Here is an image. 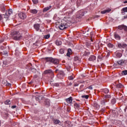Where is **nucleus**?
I'll return each mask as SVG.
<instances>
[{
	"label": "nucleus",
	"mask_w": 127,
	"mask_h": 127,
	"mask_svg": "<svg viewBox=\"0 0 127 127\" xmlns=\"http://www.w3.org/2000/svg\"><path fill=\"white\" fill-rule=\"evenodd\" d=\"M117 102V100L115 98H113L111 101V103L112 105H114V104H116V102Z\"/></svg>",
	"instance_id": "31"
},
{
	"label": "nucleus",
	"mask_w": 127,
	"mask_h": 127,
	"mask_svg": "<svg viewBox=\"0 0 127 127\" xmlns=\"http://www.w3.org/2000/svg\"><path fill=\"white\" fill-rule=\"evenodd\" d=\"M51 7H52L51 6H49V7H45L43 9V12H45L47 11V10H49V9H50V8H51Z\"/></svg>",
	"instance_id": "19"
},
{
	"label": "nucleus",
	"mask_w": 127,
	"mask_h": 127,
	"mask_svg": "<svg viewBox=\"0 0 127 127\" xmlns=\"http://www.w3.org/2000/svg\"><path fill=\"white\" fill-rule=\"evenodd\" d=\"M18 52V51H17V50H15V54L16 55H17V53Z\"/></svg>",
	"instance_id": "57"
},
{
	"label": "nucleus",
	"mask_w": 127,
	"mask_h": 127,
	"mask_svg": "<svg viewBox=\"0 0 127 127\" xmlns=\"http://www.w3.org/2000/svg\"><path fill=\"white\" fill-rule=\"evenodd\" d=\"M45 104L46 106H47L48 107H49L50 106V100L49 99H47L45 101Z\"/></svg>",
	"instance_id": "12"
},
{
	"label": "nucleus",
	"mask_w": 127,
	"mask_h": 127,
	"mask_svg": "<svg viewBox=\"0 0 127 127\" xmlns=\"http://www.w3.org/2000/svg\"><path fill=\"white\" fill-rule=\"evenodd\" d=\"M112 10V9L109 8V9H105L103 11H102L101 12V13L102 14H105V13H108V12H110V11H111Z\"/></svg>",
	"instance_id": "11"
},
{
	"label": "nucleus",
	"mask_w": 127,
	"mask_h": 127,
	"mask_svg": "<svg viewBox=\"0 0 127 127\" xmlns=\"http://www.w3.org/2000/svg\"><path fill=\"white\" fill-rule=\"evenodd\" d=\"M94 60H96V56H91L89 58V61H94Z\"/></svg>",
	"instance_id": "16"
},
{
	"label": "nucleus",
	"mask_w": 127,
	"mask_h": 127,
	"mask_svg": "<svg viewBox=\"0 0 127 127\" xmlns=\"http://www.w3.org/2000/svg\"><path fill=\"white\" fill-rule=\"evenodd\" d=\"M94 106L96 109H100V105H99L98 103H95Z\"/></svg>",
	"instance_id": "28"
},
{
	"label": "nucleus",
	"mask_w": 127,
	"mask_h": 127,
	"mask_svg": "<svg viewBox=\"0 0 127 127\" xmlns=\"http://www.w3.org/2000/svg\"><path fill=\"white\" fill-rule=\"evenodd\" d=\"M95 17H96V18L100 17V16H99V15H96V16H95Z\"/></svg>",
	"instance_id": "59"
},
{
	"label": "nucleus",
	"mask_w": 127,
	"mask_h": 127,
	"mask_svg": "<svg viewBox=\"0 0 127 127\" xmlns=\"http://www.w3.org/2000/svg\"><path fill=\"white\" fill-rule=\"evenodd\" d=\"M117 63L119 65H123V64L125 63V61L124 60H120L119 61H118Z\"/></svg>",
	"instance_id": "25"
},
{
	"label": "nucleus",
	"mask_w": 127,
	"mask_h": 127,
	"mask_svg": "<svg viewBox=\"0 0 127 127\" xmlns=\"http://www.w3.org/2000/svg\"><path fill=\"white\" fill-rule=\"evenodd\" d=\"M103 92H104V93H105V94H108L109 91V89H108V88H105L103 90Z\"/></svg>",
	"instance_id": "27"
},
{
	"label": "nucleus",
	"mask_w": 127,
	"mask_h": 127,
	"mask_svg": "<svg viewBox=\"0 0 127 127\" xmlns=\"http://www.w3.org/2000/svg\"><path fill=\"white\" fill-rule=\"evenodd\" d=\"M68 25H67V23H64L63 22L60 24L59 26V28L61 30H64V29H66L67 28Z\"/></svg>",
	"instance_id": "3"
},
{
	"label": "nucleus",
	"mask_w": 127,
	"mask_h": 127,
	"mask_svg": "<svg viewBox=\"0 0 127 127\" xmlns=\"http://www.w3.org/2000/svg\"><path fill=\"white\" fill-rule=\"evenodd\" d=\"M80 2H81V0H78L77 1V5H80Z\"/></svg>",
	"instance_id": "47"
},
{
	"label": "nucleus",
	"mask_w": 127,
	"mask_h": 127,
	"mask_svg": "<svg viewBox=\"0 0 127 127\" xmlns=\"http://www.w3.org/2000/svg\"><path fill=\"white\" fill-rule=\"evenodd\" d=\"M86 89H89V90H93V87H92V86H89Z\"/></svg>",
	"instance_id": "48"
},
{
	"label": "nucleus",
	"mask_w": 127,
	"mask_h": 127,
	"mask_svg": "<svg viewBox=\"0 0 127 127\" xmlns=\"http://www.w3.org/2000/svg\"><path fill=\"white\" fill-rule=\"evenodd\" d=\"M68 78L69 80H74V77L72 76H68Z\"/></svg>",
	"instance_id": "42"
},
{
	"label": "nucleus",
	"mask_w": 127,
	"mask_h": 127,
	"mask_svg": "<svg viewBox=\"0 0 127 127\" xmlns=\"http://www.w3.org/2000/svg\"><path fill=\"white\" fill-rule=\"evenodd\" d=\"M15 108H16V106H15V105L12 106L11 107V108H12V109H15Z\"/></svg>",
	"instance_id": "55"
},
{
	"label": "nucleus",
	"mask_w": 127,
	"mask_h": 127,
	"mask_svg": "<svg viewBox=\"0 0 127 127\" xmlns=\"http://www.w3.org/2000/svg\"><path fill=\"white\" fill-rule=\"evenodd\" d=\"M66 102H67L68 104H71L73 101V97H70L68 98L65 99Z\"/></svg>",
	"instance_id": "10"
},
{
	"label": "nucleus",
	"mask_w": 127,
	"mask_h": 127,
	"mask_svg": "<svg viewBox=\"0 0 127 127\" xmlns=\"http://www.w3.org/2000/svg\"><path fill=\"white\" fill-rule=\"evenodd\" d=\"M4 41V39L3 38L0 39V43H2Z\"/></svg>",
	"instance_id": "50"
},
{
	"label": "nucleus",
	"mask_w": 127,
	"mask_h": 127,
	"mask_svg": "<svg viewBox=\"0 0 127 127\" xmlns=\"http://www.w3.org/2000/svg\"><path fill=\"white\" fill-rule=\"evenodd\" d=\"M84 14H85L84 12H80L79 13L78 16H77V18H82V17H83V16H84Z\"/></svg>",
	"instance_id": "18"
},
{
	"label": "nucleus",
	"mask_w": 127,
	"mask_h": 127,
	"mask_svg": "<svg viewBox=\"0 0 127 127\" xmlns=\"http://www.w3.org/2000/svg\"><path fill=\"white\" fill-rule=\"evenodd\" d=\"M105 100H102L101 101V105H105Z\"/></svg>",
	"instance_id": "52"
},
{
	"label": "nucleus",
	"mask_w": 127,
	"mask_h": 127,
	"mask_svg": "<svg viewBox=\"0 0 127 127\" xmlns=\"http://www.w3.org/2000/svg\"><path fill=\"white\" fill-rule=\"evenodd\" d=\"M74 107H75L77 109H79V108H80V105H79L77 103H75V104H74Z\"/></svg>",
	"instance_id": "39"
},
{
	"label": "nucleus",
	"mask_w": 127,
	"mask_h": 127,
	"mask_svg": "<svg viewBox=\"0 0 127 127\" xmlns=\"http://www.w3.org/2000/svg\"><path fill=\"white\" fill-rule=\"evenodd\" d=\"M30 12L31 13H33V14H36V13H37L38 11L37 9H32L30 10Z\"/></svg>",
	"instance_id": "22"
},
{
	"label": "nucleus",
	"mask_w": 127,
	"mask_h": 127,
	"mask_svg": "<svg viewBox=\"0 0 127 127\" xmlns=\"http://www.w3.org/2000/svg\"><path fill=\"white\" fill-rule=\"evenodd\" d=\"M12 38L14 40H20L22 38V36L20 35V33L15 31L12 33Z\"/></svg>",
	"instance_id": "2"
},
{
	"label": "nucleus",
	"mask_w": 127,
	"mask_h": 127,
	"mask_svg": "<svg viewBox=\"0 0 127 127\" xmlns=\"http://www.w3.org/2000/svg\"><path fill=\"white\" fill-rule=\"evenodd\" d=\"M4 16V14L3 15H0V21L2 20V17Z\"/></svg>",
	"instance_id": "45"
},
{
	"label": "nucleus",
	"mask_w": 127,
	"mask_h": 127,
	"mask_svg": "<svg viewBox=\"0 0 127 127\" xmlns=\"http://www.w3.org/2000/svg\"><path fill=\"white\" fill-rule=\"evenodd\" d=\"M2 83L4 85H6V86H9V87H10V86H11V84L7 82L6 80L2 81Z\"/></svg>",
	"instance_id": "13"
},
{
	"label": "nucleus",
	"mask_w": 127,
	"mask_h": 127,
	"mask_svg": "<svg viewBox=\"0 0 127 127\" xmlns=\"http://www.w3.org/2000/svg\"><path fill=\"white\" fill-rule=\"evenodd\" d=\"M64 76V72H63V71L62 70L60 71V73H59L58 74V78H60L61 79H62Z\"/></svg>",
	"instance_id": "8"
},
{
	"label": "nucleus",
	"mask_w": 127,
	"mask_h": 127,
	"mask_svg": "<svg viewBox=\"0 0 127 127\" xmlns=\"http://www.w3.org/2000/svg\"><path fill=\"white\" fill-rule=\"evenodd\" d=\"M123 29H124L125 31H127V26L124 25L123 27Z\"/></svg>",
	"instance_id": "43"
},
{
	"label": "nucleus",
	"mask_w": 127,
	"mask_h": 127,
	"mask_svg": "<svg viewBox=\"0 0 127 127\" xmlns=\"http://www.w3.org/2000/svg\"><path fill=\"white\" fill-rule=\"evenodd\" d=\"M44 74H51L53 76H54L53 71L51 69H48L44 71Z\"/></svg>",
	"instance_id": "7"
},
{
	"label": "nucleus",
	"mask_w": 127,
	"mask_h": 127,
	"mask_svg": "<svg viewBox=\"0 0 127 127\" xmlns=\"http://www.w3.org/2000/svg\"><path fill=\"white\" fill-rule=\"evenodd\" d=\"M3 55H5V56H8V52L6 51H4L3 52Z\"/></svg>",
	"instance_id": "34"
},
{
	"label": "nucleus",
	"mask_w": 127,
	"mask_h": 127,
	"mask_svg": "<svg viewBox=\"0 0 127 127\" xmlns=\"http://www.w3.org/2000/svg\"><path fill=\"white\" fill-rule=\"evenodd\" d=\"M83 87H84V85L82 84L81 85H80V89H82V88H83Z\"/></svg>",
	"instance_id": "56"
},
{
	"label": "nucleus",
	"mask_w": 127,
	"mask_h": 127,
	"mask_svg": "<svg viewBox=\"0 0 127 127\" xmlns=\"http://www.w3.org/2000/svg\"><path fill=\"white\" fill-rule=\"evenodd\" d=\"M126 12H127V7H124L122 9L121 13L123 15H125V14H126Z\"/></svg>",
	"instance_id": "14"
},
{
	"label": "nucleus",
	"mask_w": 127,
	"mask_h": 127,
	"mask_svg": "<svg viewBox=\"0 0 127 127\" xmlns=\"http://www.w3.org/2000/svg\"><path fill=\"white\" fill-rule=\"evenodd\" d=\"M91 41H93V39H92V38H91Z\"/></svg>",
	"instance_id": "63"
},
{
	"label": "nucleus",
	"mask_w": 127,
	"mask_h": 127,
	"mask_svg": "<svg viewBox=\"0 0 127 127\" xmlns=\"http://www.w3.org/2000/svg\"><path fill=\"white\" fill-rule=\"evenodd\" d=\"M54 124H60V121H59V120H57V119L54 120Z\"/></svg>",
	"instance_id": "29"
},
{
	"label": "nucleus",
	"mask_w": 127,
	"mask_h": 127,
	"mask_svg": "<svg viewBox=\"0 0 127 127\" xmlns=\"http://www.w3.org/2000/svg\"><path fill=\"white\" fill-rule=\"evenodd\" d=\"M107 56H110V53H108V54H107Z\"/></svg>",
	"instance_id": "61"
},
{
	"label": "nucleus",
	"mask_w": 127,
	"mask_h": 127,
	"mask_svg": "<svg viewBox=\"0 0 127 127\" xmlns=\"http://www.w3.org/2000/svg\"><path fill=\"white\" fill-rule=\"evenodd\" d=\"M124 75H127V70L123 71Z\"/></svg>",
	"instance_id": "46"
},
{
	"label": "nucleus",
	"mask_w": 127,
	"mask_h": 127,
	"mask_svg": "<svg viewBox=\"0 0 127 127\" xmlns=\"http://www.w3.org/2000/svg\"><path fill=\"white\" fill-rule=\"evenodd\" d=\"M127 15H125V16H124L122 19L124 20V19H127Z\"/></svg>",
	"instance_id": "51"
},
{
	"label": "nucleus",
	"mask_w": 127,
	"mask_h": 127,
	"mask_svg": "<svg viewBox=\"0 0 127 127\" xmlns=\"http://www.w3.org/2000/svg\"><path fill=\"white\" fill-rule=\"evenodd\" d=\"M108 47H110V48H113L114 47V45H113L111 43H109L108 44Z\"/></svg>",
	"instance_id": "37"
},
{
	"label": "nucleus",
	"mask_w": 127,
	"mask_h": 127,
	"mask_svg": "<svg viewBox=\"0 0 127 127\" xmlns=\"http://www.w3.org/2000/svg\"><path fill=\"white\" fill-rule=\"evenodd\" d=\"M116 56H117V57H122V54L121 53H117L116 54Z\"/></svg>",
	"instance_id": "41"
},
{
	"label": "nucleus",
	"mask_w": 127,
	"mask_h": 127,
	"mask_svg": "<svg viewBox=\"0 0 127 127\" xmlns=\"http://www.w3.org/2000/svg\"><path fill=\"white\" fill-rule=\"evenodd\" d=\"M12 14V9H9L8 10L6 11L5 14H4V18H8L9 16Z\"/></svg>",
	"instance_id": "4"
},
{
	"label": "nucleus",
	"mask_w": 127,
	"mask_h": 127,
	"mask_svg": "<svg viewBox=\"0 0 127 127\" xmlns=\"http://www.w3.org/2000/svg\"><path fill=\"white\" fill-rule=\"evenodd\" d=\"M5 105H10L11 102H10V100H6V101H5L4 102Z\"/></svg>",
	"instance_id": "32"
},
{
	"label": "nucleus",
	"mask_w": 127,
	"mask_h": 127,
	"mask_svg": "<svg viewBox=\"0 0 127 127\" xmlns=\"http://www.w3.org/2000/svg\"><path fill=\"white\" fill-rule=\"evenodd\" d=\"M90 53L89 52H86V54L85 55L86 56H88V55H90Z\"/></svg>",
	"instance_id": "53"
},
{
	"label": "nucleus",
	"mask_w": 127,
	"mask_h": 127,
	"mask_svg": "<svg viewBox=\"0 0 127 127\" xmlns=\"http://www.w3.org/2000/svg\"><path fill=\"white\" fill-rule=\"evenodd\" d=\"M34 28L37 30V31H38L39 30V29L40 28V25L39 24H36L34 25Z\"/></svg>",
	"instance_id": "15"
},
{
	"label": "nucleus",
	"mask_w": 127,
	"mask_h": 127,
	"mask_svg": "<svg viewBox=\"0 0 127 127\" xmlns=\"http://www.w3.org/2000/svg\"><path fill=\"white\" fill-rule=\"evenodd\" d=\"M32 1L35 4L38 3V0H32Z\"/></svg>",
	"instance_id": "40"
},
{
	"label": "nucleus",
	"mask_w": 127,
	"mask_h": 127,
	"mask_svg": "<svg viewBox=\"0 0 127 127\" xmlns=\"http://www.w3.org/2000/svg\"><path fill=\"white\" fill-rule=\"evenodd\" d=\"M60 71H61V70H60V68H56V70H55V72L56 73H58V74L60 73Z\"/></svg>",
	"instance_id": "38"
},
{
	"label": "nucleus",
	"mask_w": 127,
	"mask_h": 127,
	"mask_svg": "<svg viewBox=\"0 0 127 127\" xmlns=\"http://www.w3.org/2000/svg\"><path fill=\"white\" fill-rule=\"evenodd\" d=\"M18 16L21 19H24V18H26V14L24 13H20L18 14Z\"/></svg>",
	"instance_id": "6"
},
{
	"label": "nucleus",
	"mask_w": 127,
	"mask_h": 127,
	"mask_svg": "<svg viewBox=\"0 0 127 127\" xmlns=\"http://www.w3.org/2000/svg\"><path fill=\"white\" fill-rule=\"evenodd\" d=\"M5 116H6V118H7V117H8V114H5Z\"/></svg>",
	"instance_id": "58"
},
{
	"label": "nucleus",
	"mask_w": 127,
	"mask_h": 127,
	"mask_svg": "<svg viewBox=\"0 0 127 127\" xmlns=\"http://www.w3.org/2000/svg\"><path fill=\"white\" fill-rule=\"evenodd\" d=\"M124 25H121L118 26V29H120V30H122V29H124Z\"/></svg>",
	"instance_id": "30"
},
{
	"label": "nucleus",
	"mask_w": 127,
	"mask_h": 127,
	"mask_svg": "<svg viewBox=\"0 0 127 127\" xmlns=\"http://www.w3.org/2000/svg\"><path fill=\"white\" fill-rule=\"evenodd\" d=\"M105 98H111V95H106L105 96Z\"/></svg>",
	"instance_id": "49"
},
{
	"label": "nucleus",
	"mask_w": 127,
	"mask_h": 127,
	"mask_svg": "<svg viewBox=\"0 0 127 127\" xmlns=\"http://www.w3.org/2000/svg\"><path fill=\"white\" fill-rule=\"evenodd\" d=\"M118 47L119 48H127V45L126 43H118Z\"/></svg>",
	"instance_id": "5"
},
{
	"label": "nucleus",
	"mask_w": 127,
	"mask_h": 127,
	"mask_svg": "<svg viewBox=\"0 0 127 127\" xmlns=\"http://www.w3.org/2000/svg\"><path fill=\"white\" fill-rule=\"evenodd\" d=\"M116 87L118 89H122V88L124 87V85H123V84H122L121 83L117 84Z\"/></svg>",
	"instance_id": "17"
},
{
	"label": "nucleus",
	"mask_w": 127,
	"mask_h": 127,
	"mask_svg": "<svg viewBox=\"0 0 127 127\" xmlns=\"http://www.w3.org/2000/svg\"><path fill=\"white\" fill-rule=\"evenodd\" d=\"M115 38L116 39H117L118 40H120L121 39V37H120V35L116 34V33L114 34Z\"/></svg>",
	"instance_id": "21"
},
{
	"label": "nucleus",
	"mask_w": 127,
	"mask_h": 127,
	"mask_svg": "<svg viewBox=\"0 0 127 127\" xmlns=\"http://www.w3.org/2000/svg\"><path fill=\"white\" fill-rule=\"evenodd\" d=\"M124 3H127V0L124 1Z\"/></svg>",
	"instance_id": "60"
},
{
	"label": "nucleus",
	"mask_w": 127,
	"mask_h": 127,
	"mask_svg": "<svg viewBox=\"0 0 127 127\" xmlns=\"http://www.w3.org/2000/svg\"><path fill=\"white\" fill-rule=\"evenodd\" d=\"M32 72H36V69H35V68H33V69H32Z\"/></svg>",
	"instance_id": "54"
},
{
	"label": "nucleus",
	"mask_w": 127,
	"mask_h": 127,
	"mask_svg": "<svg viewBox=\"0 0 127 127\" xmlns=\"http://www.w3.org/2000/svg\"><path fill=\"white\" fill-rule=\"evenodd\" d=\"M10 62L8 60H5L3 62V64L4 65H7L8 64H9Z\"/></svg>",
	"instance_id": "24"
},
{
	"label": "nucleus",
	"mask_w": 127,
	"mask_h": 127,
	"mask_svg": "<svg viewBox=\"0 0 127 127\" xmlns=\"http://www.w3.org/2000/svg\"><path fill=\"white\" fill-rule=\"evenodd\" d=\"M72 52V50L71 49H68L67 50V53L66 54V56L68 57H70V54H71V53Z\"/></svg>",
	"instance_id": "23"
},
{
	"label": "nucleus",
	"mask_w": 127,
	"mask_h": 127,
	"mask_svg": "<svg viewBox=\"0 0 127 127\" xmlns=\"http://www.w3.org/2000/svg\"><path fill=\"white\" fill-rule=\"evenodd\" d=\"M127 109V107H126V108H125V112H126V110Z\"/></svg>",
	"instance_id": "64"
},
{
	"label": "nucleus",
	"mask_w": 127,
	"mask_h": 127,
	"mask_svg": "<svg viewBox=\"0 0 127 127\" xmlns=\"http://www.w3.org/2000/svg\"><path fill=\"white\" fill-rule=\"evenodd\" d=\"M60 53L61 54H64V49H61L60 50Z\"/></svg>",
	"instance_id": "35"
},
{
	"label": "nucleus",
	"mask_w": 127,
	"mask_h": 127,
	"mask_svg": "<svg viewBox=\"0 0 127 127\" xmlns=\"http://www.w3.org/2000/svg\"><path fill=\"white\" fill-rule=\"evenodd\" d=\"M45 60L47 62H51L55 64L56 66L55 67L56 69H57V68L60 69L61 68V64H59V60L58 59H53L52 58H46Z\"/></svg>",
	"instance_id": "1"
},
{
	"label": "nucleus",
	"mask_w": 127,
	"mask_h": 127,
	"mask_svg": "<svg viewBox=\"0 0 127 127\" xmlns=\"http://www.w3.org/2000/svg\"><path fill=\"white\" fill-rule=\"evenodd\" d=\"M1 49H3V46L1 47Z\"/></svg>",
	"instance_id": "62"
},
{
	"label": "nucleus",
	"mask_w": 127,
	"mask_h": 127,
	"mask_svg": "<svg viewBox=\"0 0 127 127\" xmlns=\"http://www.w3.org/2000/svg\"><path fill=\"white\" fill-rule=\"evenodd\" d=\"M82 98H84L85 99H89V95H82L81 96Z\"/></svg>",
	"instance_id": "36"
},
{
	"label": "nucleus",
	"mask_w": 127,
	"mask_h": 127,
	"mask_svg": "<svg viewBox=\"0 0 127 127\" xmlns=\"http://www.w3.org/2000/svg\"><path fill=\"white\" fill-rule=\"evenodd\" d=\"M74 61H78V60H79V58H78V57H75L74 58Z\"/></svg>",
	"instance_id": "44"
},
{
	"label": "nucleus",
	"mask_w": 127,
	"mask_h": 127,
	"mask_svg": "<svg viewBox=\"0 0 127 127\" xmlns=\"http://www.w3.org/2000/svg\"><path fill=\"white\" fill-rule=\"evenodd\" d=\"M61 85H62V83H56L54 84V86H55V87H59L60 86H61Z\"/></svg>",
	"instance_id": "26"
},
{
	"label": "nucleus",
	"mask_w": 127,
	"mask_h": 127,
	"mask_svg": "<svg viewBox=\"0 0 127 127\" xmlns=\"http://www.w3.org/2000/svg\"><path fill=\"white\" fill-rule=\"evenodd\" d=\"M56 44L59 46L61 45V44H62V42H61V41H60L59 40H57L56 41Z\"/></svg>",
	"instance_id": "20"
},
{
	"label": "nucleus",
	"mask_w": 127,
	"mask_h": 127,
	"mask_svg": "<svg viewBox=\"0 0 127 127\" xmlns=\"http://www.w3.org/2000/svg\"><path fill=\"white\" fill-rule=\"evenodd\" d=\"M34 98H35L36 101H38V102L40 103V101L42 100L43 97L41 95H36Z\"/></svg>",
	"instance_id": "9"
},
{
	"label": "nucleus",
	"mask_w": 127,
	"mask_h": 127,
	"mask_svg": "<svg viewBox=\"0 0 127 127\" xmlns=\"http://www.w3.org/2000/svg\"><path fill=\"white\" fill-rule=\"evenodd\" d=\"M50 35L48 34V35H46L44 36V38H45V39H48L49 38H50Z\"/></svg>",
	"instance_id": "33"
}]
</instances>
